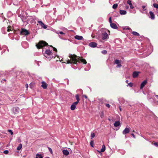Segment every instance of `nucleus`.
Returning <instances> with one entry per match:
<instances>
[{
	"label": "nucleus",
	"mask_w": 158,
	"mask_h": 158,
	"mask_svg": "<svg viewBox=\"0 0 158 158\" xmlns=\"http://www.w3.org/2000/svg\"><path fill=\"white\" fill-rule=\"evenodd\" d=\"M139 75V72L135 71L133 73V76L134 78L137 77Z\"/></svg>",
	"instance_id": "nucleus-20"
},
{
	"label": "nucleus",
	"mask_w": 158,
	"mask_h": 158,
	"mask_svg": "<svg viewBox=\"0 0 158 158\" xmlns=\"http://www.w3.org/2000/svg\"><path fill=\"white\" fill-rule=\"evenodd\" d=\"M153 6L156 9H158V4L154 3L153 4Z\"/></svg>",
	"instance_id": "nucleus-29"
},
{
	"label": "nucleus",
	"mask_w": 158,
	"mask_h": 158,
	"mask_svg": "<svg viewBox=\"0 0 158 158\" xmlns=\"http://www.w3.org/2000/svg\"><path fill=\"white\" fill-rule=\"evenodd\" d=\"M147 83V81L146 80L144 81L141 83L140 89H142L145 86L146 84Z\"/></svg>",
	"instance_id": "nucleus-12"
},
{
	"label": "nucleus",
	"mask_w": 158,
	"mask_h": 158,
	"mask_svg": "<svg viewBox=\"0 0 158 158\" xmlns=\"http://www.w3.org/2000/svg\"><path fill=\"white\" fill-rule=\"evenodd\" d=\"M25 86H26V87L27 88H28V85L27 84H26V85H25Z\"/></svg>",
	"instance_id": "nucleus-46"
},
{
	"label": "nucleus",
	"mask_w": 158,
	"mask_h": 158,
	"mask_svg": "<svg viewBox=\"0 0 158 158\" xmlns=\"http://www.w3.org/2000/svg\"><path fill=\"white\" fill-rule=\"evenodd\" d=\"M142 8L143 9H144V10H146L145 9H144L145 8V6H142Z\"/></svg>",
	"instance_id": "nucleus-44"
},
{
	"label": "nucleus",
	"mask_w": 158,
	"mask_h": 158,
	"mask_svg": "<svg viewBox=\"0 0 158 158\" xmlns=\"http://www.w3.org/2000/svg\"><path fill=\"white\" fill-rule=\"evenodd\" d=\"M156 97L157 98V99H158V95H156Z\"/></svg>",
	"instance_id": "nucleus-50"
},
{
	"label": "nucleus",
	"mask_w": 158,
	"mask_h": 158,
	"mask_svg": "<svg viewBox=\"0 0 158 158\" xmlns=\"http://www.w3.org/2000/svg\"><path fill=\"white\" fill-rule=\"evenodd\" d=\"M51 47H52V48H53V50L54 51H55V52H57V50L56 49V48L53 47L52 46H50Z\"/></svg>",
	"instance_id": "nucleus-36"
},
{
	"label": "nucleus",
	"mask_w": 158,
	"mask_h": 158,
	"mask_svg": "<svg viewBox=\"0 0 158 158\" xmlns=\"http://www.w3.org/2000/svg\"><path fill=\"white\" fill-rule=\"evenodd\" d=\"M132 34L133 35H136V36L139 35V34L136 31H133L132 33Z\"/></svg>",
	"instance_id": "nucleus-24"
},
{
	"label": "nucleus",
	"mask_w": 158,
	"mask_h": 158,
	"mask_svg": "<svg viewBox=\"0 0 158 158\" xmlns=\"http://www.w3.org/2000/svg\"><path fill=\"white\" fill-rule=\"evenodd\" d=\"M102 39L105 40L108 38V34L105 32H104L102 33Z\"/></svg>",
	"instance_id": "nucleus-5"
},
{
	"label": "nucleus",
	"mask_w": 158,
	"mask_h": 158,
	"mask_svg": "<svg viewBox=\"0 0 158 158\" xmlns=\"http://www.w3.org/2000/svg\"><path fill=\"white\" fill-rule=\"evenodd\" d=\"M3 81H6V79H4L3 80Z\"/></svg>",
	"instance_id": "nucleus-51"
},
{
	"label": "nucleus",
	"mask_w": 158,
	"mask_h": 158,
	"mask_svg": "<svg viewBox=\"0 0 158 158\" xmlns=\"http://www.w3.org/2000/svg\"><path fill=\"white\" fill-rule=\"evenodd\" d=\"M8 131L9 133H10L11 135H12L13 134V132L11 130H9Z\"/></svg>",
	"instance_id": "nucleus-35"
},
{
	"label": "nucleus",
	"mask_w": 158,
	"mask_h": 158,
	"mask_svg": "<svg viewBox=\"0 0 158 158\" xmlns=\"http://www.w3.org/2000/svg\"><path fill=\"white\" fill-rule=\"evenodd\" d=\"M131 135H132V136H133V137L134 138H135V135H134L132 133L131 134Z\"/></svg>",
	"instance_id": "nucleus-45"
},
{
	"label": "nucleus",
	"mask_w": 158,
	"mask_h": 158,
	"mask_svg": "<svg viewBox=\"0 0 158 158\" xmlns=\"http://www.w3.org/2000/svg\"><path fill=\"white\" fill-rule=\"evenodd\" d=\"M102 53L105 54H106L107 53V51L106 50H104L103 51H102Z\"/></svg>",
	"instance_id": "nucleus-41"
},
{
	"label": "nucleus",
	"mask_w": 158,
	"mask_h": 158,
	"mask_svg": "<svg viewBox=\"0 0 158 158\" xmlns=\"http://www.w3.org/2000/svg\"><path fill=\"white\" fill-rule=\"evenodd\" d=\"M75 102L73 103L71 106V109L72 110H74L75 109L76 106L78 104L77 103L75 104Z\"/></svg>",
	"instance_id": "nucleus-7"
},
{
	"label": "nucleus",
	"mask_w": 158,
	"mask_h": 158,
	"mask_svg": "<svg viewBox=\"0 0 158 158\" xmlns=\"http://www.w3.org/2000/svg\"><path fill=\"white\" fill-rule=\"evenodd\" d=\"M22 145L21 144H20L19 145V146L17 147V149L18 150H20L21 148H22Z\"/></svg>",
	"instance_id": "nucleus-26"
},
{
	"label": "nucleus",
	"mask_w": 158,
	"mask_h": 158,
	"mask_svg": "<svg viewBox=\"0 0 158 158\" xmlns=\"http://www.w3.org/2000/svg\"><path fill=\"white\" fill-rule=\"evenodd\" d=\"M154 145L156 146V147H158V142H155L154 143Z\"/></svg>",
	"instance_id": "nucleus-42"
},
{
	"label": "nucleus",
	"mask_w": 158,
	"mask_h": 158,
	"mask_svg": "<svg viewBox=\"0 0 158 158\" xmlns=\"http://www.w3.org/2000/svg\"><path fill=\"white\" fill-rule=\"evenodd\" d=\"M97 45V43L95 42H90L89 44V46L92 48L96 47Z\"/></svg>",
	"instance_id": "nucleus-9"
},
{
	"label": "nucleus",
	"mask_w": 158,
	"mask_h": 158,
	"mask_svg": "<svg viewBox=\"0 0 158 158\" xmlns=\"http://www.w3.org/2000/svg\"><path fill=\"white\" fill-rule=\"evenodd\" d=\"M127 3L129 5L131 8L133 9L134 8V7L132 6V4L131 3V0H128L127 2Z\"/></svg>",
	"instance_id": "nucleus-19"
},
{
	"label": "nucleus",
	"mask_w": 158,
	"mask_h": 158,
	"mask_svg": "<svg viewBox=\"0 0 158 158\" xmlns=\"http://www.w3.org/2000/svg\"><path fill=\"white\" fill-rule=\"evenodd\" d=\"M120 61H121V60H117V59L115 60H114V64H118L120 63Z\"/></svg>",
	"instance_id": "nucleus-25"
},
{
	"label": "nucleus",
	"mask_w": 158,
	"mask_h": 158,
	"mask_svg": "<svg viewBox=\"0 0 158 158\" xmlns=\"http://www.w3.org/2000/svg\"><path fill=\"white\" fill-rule=\"evenodd\" d=\"M119 12L121 15H124L126 14L127 12L125 10H120Z\"/></svg>",
	"instance_id": "nucleus-23"
},
{
	"label": "nucleus",
	"mask_w": 158,
	"mask_h": 158,
	"mask_svg": "<svg viewBox=\"0 0 158 158\" xmlns=\"http://www.w3.org/2000/svg\"><path fill=\"white\" fill-rule=\"evenodd\" d=\"M78 62L79 63L81 62L84 64H86L87 63V62L85 59L79 58H78Z\"/></svg>",
	"instance_id": "nucleus-6"
},
{
	"label": "nucleus",
	"mask_w": 158,
	"mask_h": 158,
	"mask_svg": "<svg viewBox=\"0 0 158 158\" xmlns=\"http://www.w3.org/2000/svg\"><path fill=\"white\" fill-rule=\"evenodd\" d=\"M110 27L113 28L114 29H117L118 27L117 26L115 23H110Z\"/></svg>",
	"instance_id": "nucleus-15"
},
{
	"label": "nucleus",
	"mask_w": 158,
	"mask_h": 158,
	"mask_svg": "<svg viewBox=\"0 0 158 158\" xmlns=\"http://www.w3.org/2000/svg\"><path fill=\"white\" fill-rule=\"evenodd\" d=\"M48 45V44L44 41L41 40L36 45L37 49H40L43 48V47Z\"/></svg>",
	"instance_id": "nucleus-2"
},
{
	"label": "nucleus",
	"mask_w": 158,
	"mask_h": 158,
	"mask_svg": "<svg viewBox=\"0 0 158 158\" xmlns=\"http://www.w3.org/2000/svg\"><path fill=\"white\" fill-rule=\"evenodd\" d=\"M120 125V123L119 121H117L115 122L114 123V126L115 127H117Z\"/></svg>",
	"instance_id": "nucleus-22"
},
{
	"label": "nucleus",
	"mask_w": 158,
	"mask_h": 158,
	"mask_svg": "<svg viewBox=\"0 0 158 158\" xmlns=\"http://www.w3.org/2000/svg\"><path fill=\"white\" fill-rule=\"evenodd\" d=\"M38 23L40 24L41 27L44 29H46L47 28V26L45 25L44 23H43L42 21H40L38 22Z\"/></svg>",
	"instance_id": "nucleus-11"
},
{
	"label": "nucleus",
	"mask_w": 158,
	"mask_h": 158,
	"mask_svg": "<svg viewBox=\"0 0 158 158\" xmlns=\"http://www.w3.org/2000/svg\"><path fill=\"white\" fill-rule=\"evenodd\" d=\"M56 33L57 34H60L61 35H65V33L64 32H63L62 31H60L58 32H56Z\"/></svg>",
	"instance_id": "nucleus-31"
},
{
	"label": "nucleus",
	"mask_w": 158,
	"mask_h": 158,
	"mask_svg": "<svg viewBox=\"0 0 158 158\" xmlns=\"http://www.w3.org/2000/svg\"><path fill=\"white\" fill-rule=\"evenodd\" d=\"M62 152L64 155L65 156H68L69 154V152L67 149H64L62 151Z\"/></svg>",
	"instance_id": "nucleus-17"
},
{
	"label": "nucleus",
	"mask_w": 158,
	"mask_h": 158,
	"mask_svg": "<svg viewBox=\"0 0 158 158\" xmlns=\"http://www.w3.org/2000/svg\"><path fill=\"white\" fill-rule=\"evenodd\" d=\"M128 84L130 87H132L133 86V84L131 82L128 83Z\"/></svg>",
	"instance_id": "nucleus-37"
},
{
	"label": "nucleus",
	"mask_w": 158,
	"mask_h": 158,
	"mask_svg": "<svg viewBox=\"0 0 158 158\" xmlns=\"http://www.w3.org/2000/svg\"><path fill=\"white\" fill-rule=\"evenodd\" d=\"M90 145H91V146L92 147H94V141L93 140L91 141L90 142Z\"/></svg>",
	"instance_id": "nucleus-30"
},
{
	"label": "nucleus",
	"mask_w": 158,
	"mask_h": 158,
	"mask_svg": "<svg viewBox=\"0 0 158 158\" xmlns=\"http://www.w3.org/2000/svg\"><path fill=\"white\" fill-rule=\"evenodd\" d=\"M49 149L50 152H52V150L51 148H49Z\"/></svg>",
	"instance_id": "nucleus-48"
},
{
	"label": "nucleus",
	"mask_w": 158,
	"mask_h": 158,
	"mask_svg": "<svg viewBox=\"0 0 158 158\" xmlns=\"http://www.w3.org/2000/svg\"><path fill=\"white\" fill-rule=\"evenodd\" d=\"M130 131V128L126 127L123 131V133L124 135L126 134L129 133Z\"/></svg>",
	"instance_id": "nucleus-8"
},
{
	"label": "nucleus",
	"mask_w": 158,
	"mask_h": 158,
	"mask_svg": "<svg viewBox=\"0 0 158 158\" xmlns=\"http://www.w3.org/2000/svg\"><path fill=\"white\" fill-rule=\"evenodd\" d=\"M83 97H85V98L87 99V97L86 95H83Z\"/></svg>",
	"instance_id": "nucleus-47"
},
{
	"label": "nucleus",
	"mask_w": 158,
	"mask_h": 158,
	"mask_svg": "<svg viewBox=\"0 0 158 158\" xmlns=\"http://www.w3.org/2000/svg\"><path fill=\"white\" fill-rule=\"evenodd\" d=\"M157 102H158V101H157Z\"/></svg>",
	"instance_id": "nucleus-54"
},
{
	"label": "nucleus",
	"mask_w": 158,
	"mask_h": 158,
	"mask_svg": "<svg viewBox=\"0 0 158 158\" xmlns=\"http://www.w3.org/2000/svg\"><path fill=\"white\" fill-rule=\"evenodd\" d=\"M100 116H101V118H103L104 117V112L103 111H102V112L101 113V115H100Z\"/></svg>",
	"instance_id": "nucleus-34"
},
{
	"label": "nucleus",
	"mask_w": 158,
	"mask_h": 158,
	"mask_svg": "<svg viewBox=\"0 0 158 158\" xmlns=\"http://www.w3.org/2000/svg\"><path fill=\"white\" fill-rule=\"evenodd\" d=\"M69 57L70 58V60L68 59L66 60L67 64H76L78 61V56L75 54L72 55L69 54Z\"/></svg>",
	"instance_id": "nucleus-1"
},
{
	"label": "nucleus",
	"mask_w": 158,
	"mask_h": 158,
	"mask_svg": "<svg viewBox=\"0 0 158 158\" xmlns=\"http://www.w3.org/2000/svg\"><path fill=\"white\" fill-rule=\"evenodd\" d=\"M74 38L77 40H83V38L82 36L76 35L74 36Z\"/></svg>",
	"instance_id": "nucleus-14"
},
{
	"label": "nucleus",
	"mask_w": 158,
	"mask_h": 158,
	"mask_svg": "<svg viewBox=\"0 0 158 158\" xmlns=\"http://www.w3.org/2000/svg\"><path fill=\"white\" fill-rule=\"evenodd\" d=\"M41 87L44 89H46L47 88V85L44 81H42L41 82Z\"/></svg>",
	"instance_id": "nucleus-10"
},
{
	"label": "nucleus",
	"mask_w": 158,
	"mask_h": 158,
	"mask_svg": "<svg viewBox=\"0 0 158 158\" xmlns=\"http://www.w3.org/2000/svg\"><path fill=\"white\" fill-rule=\"evenodd\" d=\"M75 97H76V99L77 100V101L75 102V104L76 103L78 104V103L80 101V100L79 96L78 94H77L76 95Z\"/></svg>",
	"instance_id": "nucleus-16"
},
{
	"label": "nucleus",
	"mask_w": 158,
	"mask_h": 158,
	"mask_svg": "<svg viewBox=\"0 0 158 158\" xmlns=\"http://www.w3.org/2000/svg\"><path fill=\"white\" fill-rule=\"evenodd\" d=\"M14 113L15 114L18 113L19 111V109L18 107H14L13 109Z\"/></svg>",
	"instance_id": "nucleus-13"
},
{
	"label": "nucleus",
	"mask_w": 158,
	"mask_h": 158,
	"mask_svg": "<svg viewBox=\"0 0 158 158\" xmlns=\"http://www.w3.org/2000/svg\"><path fill=\"white\" fill-rule=\"evenodd\" d=\"M105 149H106L105 146V145H103L102 146V148L101 149L100 151H98V152H103L105 151Z\"/></svg>",
	"instance_id": "nucleus-21"
},
{
	"label": "nucleus",
	"mask_w": 158,
	"mask_h": 158,
	"mask_svg": "<svg viewBox=\"0 0 158 158\" xmlns=\"http://www.w3.org/2000/svg\"><path fill=\"white\" fill-rule=\"evenodd\" d=\"M36 158H43V156L40 154H37L36 155Z\"/></svg>",
	"instance_id": "nucleus-27"
},
{
	"label": "nucleus",
	"mask_w": 158,
	"mask_h": 158,
	"mask_svg": "<svg viewBox=\"0 0 158 158\" xmlns=\"http://www.w3.org/2000/svg\"><path fill=\"white\" fill-rule=\"evenodd\" d=\"M109 22L110 23H112V20H111V17H110L109 18Z\"/></svg>",
	"instance_id": "nucleus-40"
},
{
	"label": "nucleus",
	"mask_w": 158,
	"mask_h": 158,
	"mask_svg": "<svg viewBox=\"0 0 158 158\" xmlns=\"http://www.w3.org/2000/svg\"><path fill=\"white\" fill-rule=\"evenodd\" d=\"M119 109H120V111H121V108L120 107H119Z\"/></svg>",
	"instance_id": "nucleus-52"
},
{
	"label": "nucleus",
	"mask_w": 158,
	"mask_h": 158,
	"mask_svg": "<svg viewBox=\"0 0 158 158\" xmlns=\"http://www.w3.org/2000/svg\"><path fill=\"white\" fill-rule=\"evenodd\" d=\"M46 55L45 56L48 58L52 59L53 58H55V56H52V52L49 50H47L45 51Z\"/></svg>",
	"instance_id": "nucleus-3"
},
{
	"label": "nucleus",
	"mask_w": 158,
	"mask_h": 158,
	"mask_svg": "<svg viewBox=\"0 0 158 158\" xmlns=\"http://www.w3.org/2000/svg\"><path fill=\"white\" fill-rule=\"evenodd\" d=\"M122 66V65L120 63L118 64V65L117 66V67L120 68Z\"/></svg>",
	"instance_id": "nucleus-43"
},
{
	"label": "nucleus",
	"mask_w": 158,
	"mask_h": 158,
	"mask_svg": "<svg viewBox=\"0 0 158 158\" xmlns=\"http://www.w3.org/2000/svg\"><path fill=\"white\" fill-rule=\"evenodd\" d=\"M105 106H106L108 108H109L110 107V106L109 104L106 103L105 104Z\"/></svg>",
	"instance_id": "nucleus-39"
},
{
	"label": "nucleus",
	"mask_w": 158,
	"mask_h": 158,
	"mask_svg": "<svg viewBox=\"0 0 158 158\" xmlns=\"http://www.w3.org/2000/svg\"><path fill=\"white\" fill-rule=\"evenodd\" d=\"M149 14L150 15V18L151 19H154L155 18V16L154 14L151 11H150L149 12Z\"/></svg>",
	"instance_id": "nucleus-18"
},
{
	"label": "nucleus",
	"mask_w": 158,
	"mask_h": 158,
	"mask_svg": "<svg viewBox=\"0 0 158 158\" xmlns=\"http://www.w3.org/2000/svg\"><path fill=\"white\" fill-rule=\"evenodd\" d=\"M3 152L4 154H7L9 152L8 150H6L4 151Z\"/></svg>",
	"instance_id": "nucleus-38"
},
{
	"label": "nucleus",
	"mask_w": 158,
	"mask_h": 158,
	"mask_svg": "<svg viewBox=\"0 0 158 158\" xmlns=\"http://www.w3.org/2000/svg\"><path fill=\"white\" fill-rule=\"evenodd\" d=\"M95 136V134L94 133H92L91 134V139H92L93 138H94Z\"/></svg>",
	"instance_id": "nucleus-32"
},
{
	"label": "nucleus",
	"mask_w": 158,
	"mask_h": 158,
	"mask_svg": "<svg viewBox=\"0 0 158 158\" xmlns=\"http://www.w3.org/2000/svg\"><path fill=\"white\" fill-rule=\"evenodd\" d=\"M126 83H128V80H126Z\"/></svg>",
	"instance_id": "nucleus-49"
},
{
	"label": "nucleus",
	"mask_w": 158,
	"mask_h": 158,
	"mask_svg": "<svg viewBox=\"0 0 158 158\" xmlns=\"http://www.w3.org/2000/svg\"><path fill=\"white\" fill-rule=\"evenodd\" d=\"M118 6L117 4H114L113 5L112 8L114 9H115Z\"/></svg>",
	"instance_id": "nucleus-28"
},
{
	"label": "nucleus",
	"mask_w": 158,
	"mask_h": 158,
	"mask_svg": "<svg viewBox=\"0 0 158 158\" xmlns=\"http://www.w3.org/2000/svg\"><path fill=\"white\" fill-rule=\"evenodd\" d=\"M46 158H50L49 157H46Z\"/></svg>",
	"instance_id": "nucleus-53"
},
{
	"label": "nucleus",
	"mask_w": 158,
	"mask_h": 158,
	"mask_svg": "<svg viewBox=\"0 0 158 158\" xmlns=\"http://www.w3.org/2000/svg\"><path fill=\"white\" fill-rule=\"evenodd\" d=\"M11 27L10 26H9L8 27V29H7V31L9 32V31H11Z\"/></svg>",
	"instance_id": "nucleus-33"
},
{
	"label": "nucleus",
	"mask_w": 158,
	"mask_h": 158,
	"mask_svg": "<svg viewBox=\"0 0 158 158\" xmlns=\"http://www.w3.org/2000/svg\"><path fill=\"white\" fill-rule=\"evenodd\" d=\"M20 34L25 35H27L30 34V32L24 28H22Z\"/></svg>",
	"instance_id": "nucleus-4"
}]
</instances>
